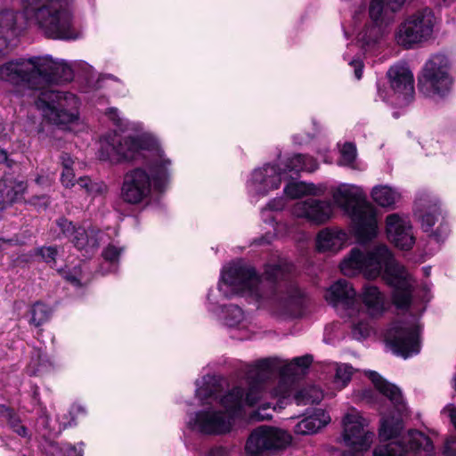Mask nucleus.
Returning <instances> with one entry per match:
<instances>
[{"instance_id":"f257e3e1","label":"nucleus","mask_w":456,"mask_h":456,"mask_svg":"<svg viewBox=\"0 0 456 456\" xmlns=\"http://www.w3.org/2000/svg\"><path fill=\"white\" fill-rule=\"evenodd\" d=\"M100 160L111 165L145 162L125 173L120 188L121 200L130 205H147L155 192L164 191L170 183L172 160L156 135L143 134L139 139L118 141L115 135L104 140Z\"/></svg>"},{"instance_id":"f03ea898","label":"nucleus","mask_w":456,"mask_h":456,"mask_svg":"<svg viewBox=\"0 0 456 456\" xmlns=\"http://www.w3.org/2000/svg\"><path fill=\"white\" fill-rule=\"evenodd\" d=\"M292 271L293 265L286 261L266 265L262 276L251 266L233 265L223 272L218 289L226 298L247 297L258 308H268L280 317L298 318L304 314L308 298L290 281Z\"/></svg>"},{"instance_id":"7ed1b4c3","label":"nucleus","mask_w":456,"mask_h":456,"mask_svg":"<svg viewBox=\"0 0 456 456\" xmlns=\"http://www.w3.org/2000/svg\"><path fill=\"white\" fill-rule=\"evenodd\" d=\"M341 273L349 277L362 274L371 280L382 274L383 280L394 289L393 301L400 308L407 307L411 300L412 278L394 257L385 244H378L366 253L354 248L340 262Z\"/></svg>"},{"instance_id":"20e7f679","label":"nucleus","mask_w":456,"mask_h":456,"mask_svg":"<svg viewBox=\"0 0 456 456\" xmlns=\"http://www.w3.org/2000/svg\"><path fill=\"white\" fill-rule=\"evenodd\" d=\"M282 361L277 357L258 360L248 365L246 377L249 388L246 395L242 388L237 387L223 396L221 403L224 411L201 412V433L221 434L228 432L232 420L241 413L244 405L254 406L264 395V381L272 375H281Z\"/></svg>"},{"instance_id":"39448f33","label":"nucleus","mask_w":456,"mask_h":456,"mask_svg":"<svg viewBox=\"0 0 456 456\" xmlns=\"http://www.w3.org/2000/svg\"><path fill=\"white\" fill-rule=\"evenodd\" d=\"M72 78L71 65L49 55L20 58L0 65V80L32 90L49 89L51 84Z\"/></svg>"},{"instance_id":"423d86ee","label":"nucleus","mask_w":456,"mask_h":456,"mask_svg":"<svg viewBox=\"0 0 456 456\" xmlns=\"http://www.w3.org/2000/svg\"><path fill=\"white\" fill-rule=\"evenodd\" d=\"M27 21L37 26L47 37L77 40L83 35L76 20V0H21Z\"/></svg>"},{"instance_id":"0eeeda50","label":"nucleus","mask_w":456,"mask_h":456,"mask_svg":"<svg viewBox=\"0 0 456 456\" xmlns=\"http://www.w3.org/2000/svg\"><path fill=\"white\" fill-rule=\"evenodd\" d=\"M334 202L352 219L354 237L360 244H366L379 234V222L375 208L364 200L362 189L352 184H342L332 192Z\"/></svg>"},{"instance_id":"6e6552de","label":"nucleus","mask_w":456,"mask_h":456,"mask_svg":"<svg viewBox=\"0 0 456 456\" xmlns=\"http://www.w3.org/2000/svg\"><path fill=\"white\" fill-rule=\"evenodd\" d=\"M37 108L43 116L62 129L76 131L84 123L80 117V99L73 93L53 88L41 91Z\"/></svg>"},{"instance_id":"1a4fd4ad","label":"nucleus","mask_w":456,"mask_h":456,"mask_svg":"<svg viewBox=\"0 0 456 456\" xmlns=\"http://www.w3.org/2000/svg\"><path fill=\"white\" fill-rule=\"evenodd\" d=\"M405 0H371L369 5L370 21L357 34L362 47L375 45L386 33L387 28L394 21Z\"/></svg>"},{"instance_id":"9d476101","label":"nucleus","mask_w":456,"mask_h":456,"mask_svg":"<svg viewBox=\"0 0 456 456\" xmlns=\"http://www.w3.org/2000/svg\"><path fill=\"white\" fill-rule=\"evenodd\" d=\"M436 25L437 19L431 9L419 10L400 23L395 33V40L398 45L411 49L431 39Z\"/></svg>"},{"instance_id":"9b49d317","label":"nucleus","mask_w":456,"mask_h":456,"mask_svg":"<svg viewBox=\"0 0 456 456\" xmlns=\"http://www.w3.org/2000/svg\"><path fill=\"white\" fill-rule=\"evenodd\" d=\"M420 327L414 315L392 322L385 334V339L396 355L411 357L420 351Z\"/></svg>"},{"instance_id":"f8f14e48","label":"nucleus","mask_w":456,"mask_h":456,"mask_svg":"<svg viewBox=\"0 0 456 456\" xmlns=\"http://www.w3.org/2000/svg\"><path fill=\"white\" fill-rule=\"evenodd\" d=\"M367 375L376 388L390 400L398 412L397 416L382 419L379 437L383 441L396 438L403 429L402 414L406 411L402 392L396 386L384 380L376 371L369 370Z\"/></svg>"},{"instance_id":"ddd939ff","label":"nucleus","mask_w":456,"mask_h":456,"mask_svg":"<svg viewBox=\"0 0 456 456\" xmlns=\"http://www.w3.org/2000/svg\"><path fill=\"white\" fill-rule=\"evenodd\" d=\"M451 63L444 54L433 55L425 64L419 86L428 95L444 96L448 94L452 86L450 73Z\"/></svg>"},{"instance_id":"4468645a","label":"nucleus","mask_w":456,"mask_h":456,"mask_svg":"<svg viewBox=\"0 0 456 456\" xmlns=\"http://www.w3.org/2000/svg\"><path fill=\"white\" fill-rule=\"evenodd\" d=\"M359 307L363 313L356 314L352 318V335L355 339H362L370 334L368 318L380 316L385 311V296L379 289L373 285H366L360 294Z\"/></svg>"},{"instance_id":"2eb2a0df","label":"nucleus","mask_w":456,"mask_h":456,"mask_svg":"<svg viewBox=\"0 0 456 456\" xmlns=\"http://www.w3.org/2000/svg\"><path fill=\"white\" fill-rule=\"evenodd\" d=\"M290 436L282 429L260 426L252 430L245 445V456H270L290 443Z\"/></svg>"},{"instance_id":"dca6fc26","label":"nucleus","mask_w":456,"mask_h":456,"mask_svg":"<svg viewBox=\"0 0 456 456\" xmlns=\"http://www.w3.org/2000/svg\"><path fill=\"white\" fill-rule=\"evenodd\" d=\"M430 438L418 430H410L399 441L381 444L373 451L374 456H430L433 452Z\"/></svg>"},{"instance_id":"f3484780","label":"nucleus","mask_w":456,"mask_h":456,"mask_svg":"<svg viewBox=\"0 0 456 456\" xmlns=\"http://www.w3.org/2000/svg\"><path fill=\"white\" fill-rule=\"evenodd\" d=\"M387 77L390 90L385 92L378 86L380 98L399 107L408 105L414 96V79L411 71L405 65H395L388 69Z\"/></svg>"},{"instance_id":"a211bd4d","label":"nucleus","mask_w":456,"mask_h":456,"mask_svg":"<svg viewBox=\"0 0 456 456\" xmlns=\"http://www.w3.org/2000/svg\"><path fill=\"white\" fill-rule=\"evenodd\" d=\"M343 423V439L348 448L341 456H362L370 448L374 434L364 429L366 420L358 412L347 413Z\"/></svg>"},{"instance_id":"6ab92c4d","label":"nucleus","mask_w":456,"mask_h":456,"mask_svg":"<svg viewBox=\"0 0 456 456\" xmlns=\"http://www.w3.org/2000/svg\"><path fill=\"white\" fill-rule=\"evenodd\" d=\"M324 297L339 313L342 318L352 320L356 314L363 313L359 307V298L352 284L346 280H338L326 291Z\"/></svg>"},{"instance_id":"aec40b11","label":"nucleus","mask_w":456,"mask_h":456,"mask_svg":"<svg viewBox=\"0 0 456 456\" xmlns=\"http://www.w3.org/2000/svg\"><path fill=\"white\" fill-rule=\"evenodd\" d=\"M56 224L61 232L69 238L74 246L80 251H84L85 256L94 254L99 248L100 241L103 239V232L100 230L88 227L76 228L75 225L66 218H60Z\"/></svg>"},{"instance_id":"412c9836","label":"nucleus","mask_w":456,"mask_h":456,"mask_svg":"<svg viewBox=\"0 0 456 456\" xmlns=\"http://www.w3.org/2000/svg\"><path fill=\"white\" fill-rule=\"evenodd\" d=\"M105 115L108 118V119L112 123V125L115 126L119 131L129 134L127 135H121L118 134L116 131H111L102 135V137L100 138V147L97 152L99 159L104 140L109 136L115 135L117 140L124 141L127 138L139 139L145 134L155 135L152 132L145 128L143 123L140 121L127 119L117 108H108L105 111Z\"/></svg>"},{"instance_id":"4be33fe9","label":"nucleus","mask_w":456,"mask_h":456,"mask_svg":"<svg viewBox=\"0 0 456 456\" xmlns=\"http://www.w3.org/2000/svg\"><path fill=\"white\" fill-rule=\"evenodd\" d=\"M200 383L195 380L194 397L192 400L183 401L185 407L184 425L183 428V438L186 448L191 452H198L200 442Z\"/></svg>"},{"instance_id":"5701e85b","label":"nucleus","mask_w":456,"mask_h":456,"mask_svg":"<svg viewBox=\"0 0 456 456\" xmlns=\"http://www.w3.org/2000/svg\"><path fill=\"white\" fill-rule=\"evenodd\" d=\"M282 180H285V171L281 172V166L266 164L252 172L248 188L251 193L265 196L278 189Z\"/></svg>"},{"instance_id":"b1692460","label":"nucleus","mask_w":456,"mask_h":456,"mask_svg":"<svg viewBox=\"0 0 456 456\" xmlns=\"http://www.w3.org/2000/svg\"><path fill=\"white\" fill-rule=\"evenodd\" d=\"M386 232L388 240L403 250H409L415 243L412 225L406 216L397 213L386 217Z\"/></svg>"},{"instance_id":"393cba45","label":"nucleus","mask_w":456,"mask_h":456,"mask_svg":"<svg viewBox=\"0 0 456 456\" xmlns=\"http://www.w3.org/2000/svg\"><path fill=\"white\" fill-rule=\"evenodd\" d=\"M292 212L297 217L305 218L315 224H322L331 218L333 208L329 200L310 198L297 202Z\"/></svg>"},{"instance_id":"a878e982","label":"nucleus","mask_w":456,"mask_h":456,"mask_svg":"<svg viewBox=\"0 0 456 456\" xmlns=\"http://www.w3.org/2000/svg\"><path fill=\"white\" fill-rule=\"evenodd\" d=\"M20 14L12 9L0 11V54L4 53L21 31Z\"/></svg>"},{"instance_id":"bb28decb","label":"nucleus","mask_w":456,"mask_h":456,"mask_svg":"<svg viewBox=\"0 0 456 456\" xmlns=\"http://www.w3.org/2000/svg\"><path fill=\"white\" fill-rule=\"evenodd\" d=\"M313 362L311 355H304L294 358L290 363L283 365L281 368V379H280L278 386L271 392L274 397H280L283 400L290 396L292 392V381L290 375L296 371V368L305 369L310 366Z\"/></svg>"},{"instance_id":"cd10ccee","label":"nucleus","mask_w":456,"mask_h":456,"mask_svg":"<svg viewBox=\"0 0 456 456\" xmlns=\"http://www.w3.org/2000/svg\"><path fill=\"white\" fill-rule=\"evenodd\" d=\"M348 233L338 228H324L316 237V247L320 252H338L347 242Z\"/></svg>"},{"instance_id":"c85d7f7f","label":"nucleus","mask_w":456,"mask_h":456,"mask_svg":"<svg viewBox=\"0 0 456 456\" xmlns=\"http://www.w3.org/2000/svg\"><path fill=\"white\" fill-rule=\"evenodd\" d=\"M421 221V227L425 232H432L433 226L436 223H439L437 229L432 233L434 239L440 242L448 233L447 224L444 223V218L442 215L441 209L436 204L431 206L425 213L419 215Z\"/></svg>"},{"instance_id":"c756f323","label":"nucleus","mask_w":456,"mask_h":456,"mask_svg":"<svg viewBox=\"0 0 456 456\" xmlns=\"http://www.w3.org/2000/svg\"><path fill=\"white\" fill-rule=\"evenodd\" d=\"M281 172L285 171V180L292 175H297L301 171L314 172L318 167L316 160L304 154H293L281 163Z\"/></svg>"},{"instance_id":"7c9ffc66","label":"nucleus","mask_w":456,"mask_h":456,"mask_svg":"<svg viewBox=\"0 0 456 456\" xmlns=\"http://www.w3.org/2000/svg\"><path fill=\"white\" fill-rule=\"evenodd\" d=\"M330 421V417L325 411L316 409L312 414L304 418L294 427V432L297 435L302 436L312 435L318 432Z\"/></svg>"},{"instance_id":"2f4dec72","label":"nucleus","mask_w":456,"mask_h":456,"mask_svg":"<svg viewBox=\"0 0 456 456\" xmlns=\"http://www.w3.org/2000/svg\"><path fill=\"white\" fill-rule=\"evenodd\" d=\"M27 183L15 179L5 180L0 189V195L4 203L12 204L23 199Z\"/></svg>"},{"instance_id":"473e14b6","label":"nucleus","mask_w":456,"mask_h":456,"mask_svg":"<svg viewBox=\"0 0 456 456\" xmlns=\"http://www.w3.org/2000/svg\"><path fill=\"white\" fill-rule=\"evenodd\" d=\"M283 191L288 198L297 199L305 195H322L324 192V188L305 182H289L284 187Z\"/></svg>"},{"instance_id":"72a5a7b5","label":"nucleus","mask_w":456,"mask_h":456,"mask_svg":"<svg viewBox=\"0 0 456 456\" xmlns=\"http://www.w3.org/2000/svg\"><path fill=\"white\" fill-rule=\"evenodd\" d=\"M123 251V248L109 244L102 251L103 263L99 272L103 275L117 272L119 256Z\"/></svg>"},{"instance_id":"f704fd0d","label":"nucleus","mask_w":456,"mask_h":456,"mask_svg":"<svg viewBox=\"0 0 456 456\" xmlns=\"http://www.w3.org/2000/svg\"><path fill=\"white\" fill-rule=\"evenodd\" d=\"M373 200L381 207H392L400 200V193L388 186H376L371 191Z\"/></svg>"},{"instance_id":"c9c22d12","label":"nucleus","mask_w":456,"mask_h":456,"mask_svg":"<svg viewBox=\"0 0 456 456\" xmlns=\"http://www.w3.org/2000/svg\"><path fill=\"white\" fill-rule=\"evenodd\" d=\"M322 391L315 386L304 387L297 392L294 396V400L297 405L318 403L322 401Z\"/></svg>"},{"instance_id":"e433bc0d","label":"nucleus","mask_w":456,"mask_h":456,"mask_svg":"<svg viewBox=\"0 0 456 456\" xmlns=\"http://www.w3.org/2000/svg\"><path fill=\"white\" fill-rule=\"evenodd\" d=\"M77 184L84 189L90 197L103 195L108 191V186L102 181H93L87 176L79 177Z\"/></svg>"},{"instance_id":"4c0bfd02","label":"nucleus","mask_w":456,"mask_h":456,"mask_svg":"<svg viewBox=\"0 0 456 456\" xmlns=\"http://www.w3.org/2000/svg\"><path fill=\"white\" fill-rule=\"evenodd\" d=\"M225 324L232 328H245V315L240 307L231 305L226 307Z\"/></svg>"},{"instance_id":"58836bf2","label":"nucleus","mask_w":456,"mask_h":456,"mask_svg":"<svg viewBox=\"0 0 456 456\" xmlns=\"http://www.w3.org/2000/svg\"><path fill=\"white\" fill-rule=\"evenodd\" d=\"M52 311L46 305L37 302L31 308L29 322L38 327L49 320Z\"/></svg>"},{"instance_id":"ea45409f","label":"nucleus","mask_w":456,"mask_h":456,"mask_svg":"<svg viewBox=\"0 0 456 456\" xmlns=\"http://www.w3.org/2000/svg\"><path fill=\"white\" fill-rule=\"evenodd\" d=\"M352 376V367L346 364L338 365L334 378V384L338 389L345 387L350 381Z\"/></svg>"},{"instance_id":"a19ab883","label":"nucleus","mask_w":456,"mask_h":456,"mask_svg":"<svg viewBox=\"0 0 456 456\" xmlns=\"http://www.w3.org/2000/svg\"><path fill=\"white\" fill-rule=\"evenodd\" d=\"M35 255L38 256L44 262L53 266L56 264L58 249L55 246H44L35 250Z\"/></svg>"},{"instance_id":"79ce46f5","label":"nucleus","mask_w":456,"mask_h":456,"mask_svg":"<svg viewBox=\"0 0 456 456\" xmlns=\"http://www.w3.org/2000/svg\"><path fill=\"white\" fill-rule=\"evenodd\" d=\"M356 159V147L351 142H346L340 150L339 164L342 166H352Z\"/></svg>"},{"instance_id":"37998d69","label":"nucleus","mask_w":456,"mask_h":456,"mask_svg":"<svg viewBox=\"0 0 456 456\" xmlns=\"http://www.w3.org/2000/svg\"><path fill=\"white\" fill-rule=\"evenodd\" d=\"M69 414L71 416V421L65 424V426L70 427L72 425H76V419L86 416V409L80 403H74L70 408Z\"/></svg>"},{"instance_id":"c03bdc74","label":"nucleus","mask_w":456,"mask_h":456,"mask_svg":"<svg viewBox=\"0 0 456 456\" xmlns=\"http://www.w3.org/2000/svg\"><path fill=\"white\" fill-rule=\"evenodd\" d=\"M61 183L66 188H72L75 185V173L73 168L62 169Z\"/></svg>"},{"instance_id":"a18cd8bd","label":"nucleus","mask_w":456,"mask_h":456,"mask_svg":"<svg viewBox=\"0 0 456 456\" xmlns=\"http://www.w3.org/2000/svg\"><path fill=\"white\" fill-rule=\"evenodd\" d=\"M286 202L282 197L274 198L267 203L265 208L262 209V213L264 214L267 209L273 211H281L284 208Z\"/></svg>"},{"instance_id":"49530a36","label":"nucleus","mask_w":456,"mask_h":456,"mask_svg":"<svg viewBox=\"0 0 456 456\" xmlns=\"http://www.w3.org/2000/svg\"><path fill=\"white\" fill-rule=\"evenodd\" d=\"M83 444H80L79 447L71 445V444H64L61 450L67 456H83Z\"/></svg>"},{"instance_id":"de8ad7c7","label":"nucleus","mask_w":456,"mask_h":456,"mask_svg":"<svg viewBox=\"0 0 456 456\" xmlns=\"http://www.w3.org/2000/svg\"><path fill=\"white\" fill-rule=\"evenodd\" d=\"M30 203L38 209H45L49 204V198L46 195L35 196L30 200Z\"/></svg>"},{"instance_id":"09e8293b","label":"nucleus","mask_w":456,"mask_h":456,"mask_svg":"<svg viewBox=\"0 0 456 456\" xmlns=\"http://www.w3.org/2000/svg\"><path fill=\"white\" fill-rule=\"evenodd\" d=\"M444 454L445 456H456V439H447L444 444Z\"/></svg>"},{"instance_id":"8fccbe9b","label":"nucleus","mask_w":456,"mask_h":456,"mask_svg":"<svg viewBox=\"0 0 456 456\" xmlns=\"http://www.w3.org/2000/svg\"><path fill=\"white\" fill-rule=\"evenodd\" d=\"M60 160H61V165L62 167V169L73 168L75 160L71 158V156L69 153L62 152L60 157Z\"/></svg>"},{"instance_id":"3c124183","label":"nucleus","mask_w":456,"mask_h":456,"mask_svg":"<svg viewBox=\"0 0 456 456\" xmlns=\"http://www.w3.org/2000/svg\"><path fill=\"white\" fill-rule=\"evenodd\" d=\"M349 64L354 68V76L356 79H361L362 77L363 63L360 60H353Z\"/></svg>"},{"instance_id":"603ef678","label":"nucleus","mask_w":456,"mask_h":456,"mask_svg":"<svg viewBox=\"0 0 456 456\" xmlns=\"http://www.w3.org/2000/svg\"><path fill=\"white\" fill-rule=\"evenodd\" d=\"M443 412L447 413L450 417L452 423L456 428V406L453 404H447L444 409Z\"/></svg>"},{"instance_id":"864d4df0","label":"nucleus","mask_w":456,"mask_h":456,"mask_svg":"<svg viewBox=\"0 0 456 456\" xmlns=\"http://www.w3.org/2000/svg\"><path fill=\"white\" fill-rule=\"evenodd\" d=\"M66 279L75 287L80 286L81 278L77 275L69 274L66 276Z\"/></svg>"},{"instance_id":"5fc2aeb1","label":"nucleus","mask_w":456,"mask_h":456,"mask_svg":"<svg viewBox=\"0 0 456 456\" xmlns=\"http://www.w3.org/2000/svg\"><path fill=\"white\" fill-rule=\"evenodd\" d=\"M0 163H6L8 167L12 166L8 159L7 152L3 149H0Z\"/></svg>"},{"instance_id":"6e6d98bb","label":"nucleus","mask_w":456,"mask_h":456,"mask_svg":"<svg viewBox=\"0 0 456 456\" xmlns=\"http://www.w3.org/2000/svg\"><path fill=\"white\" fill-rule=\"evenodd\" d=\"M15 431L17 432L18 435H20V436H27V429L25 427L23 426H19Z\"/></svg>"},{"instance_id":"4d7b16f0","label":"nucleus","mask_w":456,"mask_h":456,"mask_svg":"<svg viewBox=\"0 0 456 456\" xmlns=\"http://www.w3.org/2000/svg\"><path fill=\"white\" fill-rule=\"evenodd\" d=\"M7 244V241H5L3 239H0V253L4 250V246Z\"/></svg>"},{"instance_id":"13d9d810","label":"nucleus","mask_w":456,"mask_h":456,"mask_svg":"<svg viewBox=\"0 0 456 456\" xmlns=\"http://www.w3.org/2000/svg\"><path fill=\"white\" fill-rule=\"evenodd\" d=\"M36 183H37V184H43V183H44V178H43V176L38 175V176L36 178Z\"/></svg>"},{"instance_id":"bf43d9fd","label":"nucleus","mask_w":456,"mask_h":456,"mask_svg":"<svg viewBox=\"0 0 456 456\" xmlns=\"http://www.w3.org/2000/svg\"><path fill=\"white\" fill-rule=\"evenodd\" d=\"M270 417H271L270 415H261L257 419L263 420V419H268Z\"/></svg>"},{"instance_id":"052dcab7","label":"nucleus","mask_w":456,"mask_h":456,"mask_svg":"<svg viewBox=\"0 0 456 456\" xmlns=\"http://www.w3.org/2000/svg\"><path fill=\"white\" fill-rule=\"evenodd\" d=\"M424 270H425L426 274L428 275L429 273L430 268L429 267H425Z\"/></svg>"},{"instance_id":"680f3d73","label":"nucleus","mask_w":456,"mask_h":456,"mask_svg":"<svg viewBox=\"0 0 456 456\" xmlns=\"http://www.w3.org/2000/svg\"><path fill=\"white\" fill-rule=\"evenodd\" d=\"M4 207L3 206L2 203H0V209H3Z\"/></svg>"},{"instance_id":"e2e57ef3","label":"nucleus","mask_w":456,"mask_h":456,"mask_svg":"<svg viewBox=\"0 0 456 456\" xmlns=\"http://www.w3.org/2000/svg\"><path fill=\"white\" fill-rule=\"evenodd\" d=\"M39 370H40L39 367L35 370V371H39Z\"/></svg>"}]
</instances>
